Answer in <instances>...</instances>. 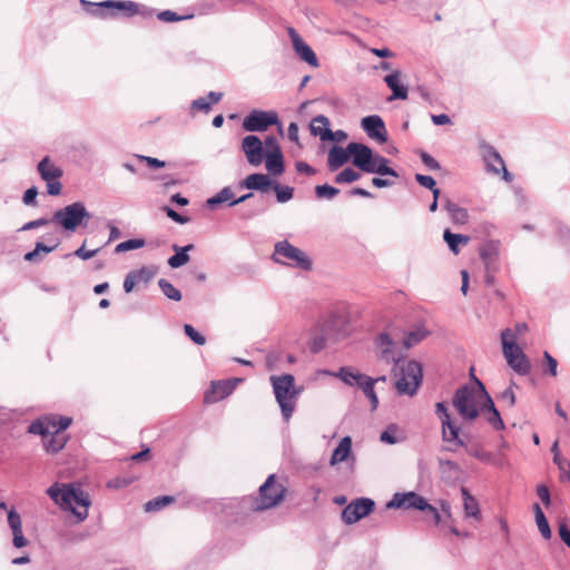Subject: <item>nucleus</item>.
<instances>
[{
    "label": "nucleus",
    "mask_w": 570,
    "mask_h": 570,
    "mask_svg": "<svg viewBox=\"0 0 570 570\" xmlns=\"http://www.w3.org/2000/svg\"><path fill=\"white\" fill-rule=\"evenodd\" d=\"M475 385L459 387L452 397V405L466 424H488L490 428H505L500 412L487 392L484 384L474 377Z\"/></svg>",
    "instance_id": "f257e3e1"
},
{
    "label": "nucleus",
    "mask_w": 570,
    "mask_h": 570,
    "mask_svg": "<svg viewBox=\"0 0 570 570\" xmlns=\"http://www.w3.org/2000/svg\"><path fill=\"white\" fill-rule=\"evenodd\" d=\"M47 494L62 509L70 510L78 522L87 519L91 502L89 495L81 489H75L69 484L59 488L56 483L47 490Z\"/></svg>",
    "instance_id": "f03ea898"
},
{
    "label": "nucleus",
    "mask_w": 570,
    "mask_h": 570,
    "mask_svg": "<svg viewBox=\"0 0 570 570\" xmlns=\"http://www.w3.org/2000/svg\"><path fill=\"white\" fill-rule=\"evenodd\" d=\"M269 381L282 415L287 422L294 412L296 399L301 392L295 387V377L292 374L272 375Z\"/></svg>",
    "instance_id": "7ed1b4c3"
},
{
    "label": "nucleus",
    "mask_w": 570,
    "mask_h": 570,
    "mask_svg": "<svg viewBox=\"0 0 570 570\" xmlns=\"http://www.w3.org/2000/svg\"><path fill=\"white\" fill-rule=\"evenodd\" d=\"M396 377L395 389L399 394L413 396L420 387L423 379L422 366L419 362L401 361L393 366Z\"/></svg>",
    "instance_id": "20e7f679"
},
{
    "label": "nucleus",
    "mask_w": 570,
    "mask_h": 570,
    "mask_svg": "<svg viewBox=\"0 0 570 570\" xmlns=\"http://www.w3.org/2000/svg\"><path fill=\"white\" fill-rule=\"evenodd\" d=\"M81 4L88 13L100 18L115 17L118 12H121L125 17L150 14L146 11V8L141 10L138 3L129 0H106L99 3L81 0Z\"/></svg>",
    "instance_id": "39448f33"
},
{
    "label": "nucleus",
    "mask_w": 570,
    "mask_h": 570,
    "mask_svg": "<svg viewBox=\"0 0 570 570\" xmlns=\"http://www.w3.org/2000/svg\"><path fill=\"white\" fill-rule=\"evenodd\" d=\"M286 492V487L275 474L268 475L259 487L258 495L252 502V510L258 512L278 505L285 499Z\"/></svg>",
    "instance_id": "423d86ee"
},
{
    "label": "nucleus",
    "mask_w": 570,
    "mask_h": 570,
    "mask_svg": "<svg viewBox=\"0 0 570 570\" xmlns=\"http://www.w3.org/2000/svg\"><path fill=\"white\" fill-rule=\"evenodd\" d=\"M272 259L276 264L299 268L302 271L312 269V261L301 248L292 245L288 240H279L274 245Z\"/></svg>",
    "instance_id": "0eeeda50"
},
{
    "label": "nucleus",
    "mask_w": 570,
    "mask_h": 570,
    "mask_svg": "<svg viewBox=\"0 0 570 570\" xmlns=\"http://www.w3.org/2000/svg\"><path fill=\"white\" fill-rule=\"evenodd\" d=\"M91 218L90 213L81 202H75L56 210L51 222L60 225L65 230L75 232L79 226H87Z\"/></svg>",
    "instance_id": "6e6552de"
},
{
    "label": "nucleus",
    "mask_w": 570,
    "mask_h": 570,
    "mask_svg": "<svg viewBox=\"0 0 570 570\" xmlns=\"http://www.w3.org/2000/svg\"><path fill=\"white\" fill-rule=\"evenodd\" d=\"M502 352L510 367L520 375L529 374L531 364L528 356L515 344V335L510 328L501 333Z\"/></svg>",
    "instance_id": "1a4fd4ad"
},
{
    "label": "nucleus",
    "mask_w": 570,
    "mask_h": 570,
    "mask_svg": "<svg viewBox=\"0 0 570 570\" xmlns=\"http://www.w3.org/2000/svg\"><path fill=\"white\" fill-rule=\"evenodd\" d=\"M277 125L278 132L283 136V126L274 110H252L243 120V128L247 131H265L269 126Z\"/></svg>",
    "instance_id": "9d476101"
},
{
    "label": "nucleus",
    "mask_w": 570,
    "mask_h": 570,
    "mask_svg": "<svg viewBox=\"0 0 570 570\" xmlns=\"http://www.w3.org/2000/svg\"><path fill=\"white\" fill-rule=\"evenodd\" d=\"M37 170L41 179L46 181L47 193L50 196H58L62 188L60 183L63 175L62 168L56 165L49 156H46L38 163Z\"/></svg>",
    "instance_id": "9b49d317"
},
{
    "label": "nucleus",
    "mask_w": 570,
    "mask_h": 570,
    "mask_svg": "<svg viewBox=\"0 0 570 570\" xmlns=\"http://www.w3.org/2000/svg\"><path fill=\"white\" fill-rule=\"evenodd\" d=\"M374 345L379 362L385 363L386 365L391 363L396 365V362L403 361L402 356L396 353L395 343L387 333L383 332L379 334L374 341Z\"/></svg>",
    "instance_id": "f8f14e48"
},
{
    "label": "nucleus",
    "mask_w": 570,
    "mask_h": 570,
    "mask_svg": "<svg viewBox=\"0 0 570 570\" xmlns=\"http://www.w3.org/2000/svg\"><path fill=\"white\" fill-rule=\"evenodd\" d=\"M374 501L368 498H360L347 504L342 511V520L346 524H353L368 515L374 509Z\"/></svg>",
    "instance_id": "ddd939ff"
},
{
    "label": "nucleus",
    "mask_w": 570,
    "mask_h": 570,
    "mask_svg": "<svg viewBox=\"0 0 570 570\" xmlns=\"http://www.w3.org/2000/svg\"><path fill=\"white\" fill-rule=\"evenodd\" d=\"M28 432L39 434L45 450L51 454L62 450L69 440L67 430H28Z\"/></svg>",
    "instance_id": "4468645a"
},
{
    "label": "nucleus",
    "mask_w": 570,
    "mask_h": 570,
    "mask_svg": "<svg viewBox=\"0 0 570 570\" xmlns=\"http://www.w3.org/2000/svg\"><path fill=\"white\" fill-rule=\"evenodd\" d=\"M240 149L250 166L258 167L264 161L266 151L259 137L255 135L245 136L242 140Z\"/></svg>",
    "instance_id": "2eb2a0df"
},
{
    "label": "nucleus",
    "mask_w": 570,
    "mask_h": 570,
    "mask_svg": "<svg viewBox=\"0 0 570 570\" xmlns=\"http://www.w3.org/2000/svg\"><path fill=\"white\" fill-rule=\"evenodd\" d=\"M242 381V379L213 381L210 389L204 395V401L209 404L222 401L230 395Z\"/></svg>",
    "instance_id": "dca6fc26"
},
{
    "label": "nucleus",
    "mask_w": 570,
    "mask_h": 570,
    "mask_svg": "<svg viewBox=\"0 0 570 570\" xmlns=\"http://www.w3.org/2000/svg\"><path fill=\"white\" fill-rule=\"evenodd\" d=\"M428 507L426 500L415 492L395 493L386 503L387 509H415L424 510Z\"/></svg>",
    "instance_id": "f3484780"
},
{
    "label": "nucleus",
    "mask_w": 570,
    "mask_h": 570,
    "mask_svg": "<svg viewBox=\"0 0 570 570\" xmlns=\"http://www.w3.org/2000/svg\"><path fill=\"white\" fill-rule=\"evenodd\" d=\"M361 127L366 135L383 144L387 141V132L383 119L377 115L366 116L361 120Z\"/></svg>",
    "instance_id": "a211bd4d"
},
{
    "label": "nucleus",
    "mask_w": 570,
    "mask_h": 570,
    "mask_svg": "<svg viewBox=\"0 0 570 570\" xmlns=\"http://www.w3.org/2000/svg\"><path fill=\"white\" fill-rule=\"evenodd\" d=\"M295 53L311 67H318V59L313 49L301 38L294 28H288Z\"/></svg>",
    "instance_id": "6ab92c4d"
},
{
    "label": "nucleus",
    "mask_w": 570,
    "mask_h": 570,
    "mask_svg": "<svg viewBox=\"0 0 570 570\" xmlns=\"http://www.w3.org/2000/svg\"><path fill=\"white\" fill-rule=\"evenodd\" d=\"M348 151L351 153L353 165L360 170L367 173L374 151L368 146L360 142H350Z\"/></svg>",
    "instance_id": "aec40b11"
},
{
    "label": "nucleus",
    "mask_w": 570,
    "mask_h": 570,
    "mask_svg": "<svg viewBox=\"0 0 570 570\" xmlns=\"http://www.w3.org/2000/svg\"><path fill=\"white\" fill-rule=\"evenodd\" d=\"M443 449L450 452H456L461 448H468L470 441L466 430H441Z\"/></svg>",
    "instance_id": "412c9836"
},
{
    "label": "nucleus",
    "mask_w": 570,
    "mask_h": 570,
    "mask_svg": "<svg viewBox=\"0 0 570 570\" xmlns=\"http://www.w3.org/2000/svg\"><path fill=\"white\" fill-rule=\"evenodd\" d=\"M71 424L70 416L46 414L33 420L28 428H69Z\"/></svg>",
    "instance_id": "4be33fe9"
},
{
    "label": "nucleus",
    "mask_w": 570,
    "mask_h": 570,
    "mask_svg": "<svg viewBox=\"0 0 570 570\" xmlns=\"http://www.w3.org/2000/svg\"><path fill=\"white\" fill-rule=\"evenodd\" d=\"M8 524L12 530L13 546L19 549L26 547L28 544V540L24 538L22 532L21 518L14 509L8 511Z\"/></svg>",
    "instance_id": "5701e85b"
},
{
    "label": "nucleus",
    "mask_w": 570,
    "mask_h": 570,
    "mask_svg": "<svg viewBox=\"0 0 570 570\" xmlns=\"http://www.w3.org/2000/svg\"><path fill=\"white\" fill-rule=\"evenodd\" d=\"M482 157L487 165V170L493 174L500 173V167H503L504 160L498 150L491 145L483 144L481 146Z\"/></svg>",
    "instance_id": "b1692460"
},
{
    "label": "nucleus",
    "mask_w": 570,
    "mask_h": 570,
    "mask_svg": "<svg viewBox=\"0 0 570 570\" xmlns=\"http://www.w3.org/2000/svg\"><path fill=\"white\" fill-rule=\"evenodd\" d=\"M272 184L273 180L269 178L268 175L257 173L248 175L240 183V187L247 188L249 190H258L262 193H266L268 191V189H271Z\"/></svg>",
    "instance_id": "393cba45"
},
{
    "label": "nucleus",
    "mask_w": 570,
    "mask_h": 570,
    "mask_svg": "<svg viewBox=\"0 0 570 570\" xmlns=\"http://www.w3.org/2000/svg\"><path fill=\"white\" fill-rule=\"evenodd\" d=\"M384 82L392 90V96L389 100L407 98V88L401 83V71L395 70L384 77Z\"/></svg>",
    "instance_id": "a878e982"
},
{
    "label": "nucleus",
    "mask_w": 570,
    "mask_h": 570,
    "mask_svg": "<svg viewBox=\"0 0 570 570\" xmlns=\"http://www.w3.org/2000/svg\"><path fill=\"white\" fill-rule=\"evenodd\" d=\"M351 157V153L348 151V145L346 148L334 145L330 151L327 157V166L331 171L337 170L345 163L348 161Z\"/></svg>",
    "instance_id": "bb28decb"
},
{
    "label": "nucleus",
    "mask_w": 570,
    "mask_h": 570,
    "mask_svg": "<svg viewBox=\"0 0 570 570\" xmlns=\"http://www.w3.org/2000/svg\"><path fill=\"white\" fill-rule=\"evenodd\" d=\"M390 160L379 154L373 153L367 174H377L381 176H392L397 178L399 174L389 166Z\"/></svg>",
    "instance_id": "cd10ccee"
},
{
    "label": "nucleus",
    "mask_w": 570,
    "mask_h": 570,
    "mask_svg": "<svg viewBox=\"0 0 570 570\" xmlns=\"http://www.w3.org/2000/svg\"><path fill=\"white\" fill-rule=\"evenodd\" d=\"M334 377L340 379L343 383L348 386H358L364 380L365 374L351 366H342L337 372L330 373Z\"/></svg>",
    "instance_id": "c85d7f7f"
},
{
    "label": "nucleus",
    "mask_w": 570,
    "mask_h": 570,
    "mask_svg": "<svg viewBox=\"0 0 570 570\" xmlns=\"http://www.w3.org/2000/svg\"><path fill=\"white\" fill-rule=\"evenodd\" d=\"M265 167L268 173V176L278 177L281 176L284 170V156L283 153H266L265 157Z\"/></svg>",
    "instance_id": "c756f323"
},
{
    "label": "nucleus",
    "mask_w": 570,
    "mask_h": 570,
    "mask_svg": "<svg viewBox=\"0 0 570 570\" xmlns=\"http://www.w3.org/2000/svg\"><path fill=\"white\" fill-rule=\"evenodd\" d=\"M327 117L318 115L311 121V131L314 136H320L323 141L333 139V131L328 128Z\"/></svg>",
    "instance_id": "7c9ffc66"
},
{
    "label": "nucleus",
    "mask_w": 570,
    "mask_h": 570,
    "mask_svg": "<svg viewBox=\"0 0 570 570\" xmlns=\"http://www.w3.org/2000/svg\"><path fill=\"white\" fill-rule=\"evenodd\" d=\"M442 206L455 224L464 225L468 223L469 214L465 208L459 206L449 198L442 199Z\"/></svg>",
    "instance_id": "2f4dec72"
},
{
    "label": "nucleus",
    "mask_w": 570,
    "mask_h": 570,
    "mask_svg": "<svg viewBox=\"0 0 570 570\" xmlns=\"http://www.w3.org/2000/svg\"><path fill=\"white\" fill-rule=\"evenodd\" d=\"M173 249L175 250V255L170 256L167 263L171 268H179L190 261L188 252L194 249V245L188 244L183 247L174 245Z\"/></svg>",
    "instance_id": "473e14b6"
},
{
    "label": "nucleus",
    "mask_w": 570,
    "mask_h": 570,
    "mask_svg": "<svg viewBox=\"0 0 570 570\" xmlns=\"http://www.w3.org/2000/svg\"><path fill=\"white\" fill-rule=\"evenodd\" d=\"M334 324V317H331L327 322L324 324L323 334L315 336L313 338L311 350L312 352L316 353L320 352L322 348L325 347L327 341L336 338L335 335L331 333V327Z\"/></svg>",
    "instance_id": "72a5a7b5"
},
{
    "label": "nucleus",
    "mask_w": 570,
    "mask_h": 570,
    "mask_svg": "<svg viewBox=\"0 0 570 570\" xmlns=\"http://www.w3.org/2000/svg\"><path fill=\"white\" fill-rule=\"evenodd\" d=\"M352 440L350 436H344L338 445L334 449L330 463L332 465L338 464L345 461L351 453Z\"/></svg>",
    "instance_id": "f704fd0d"
},
{
    "label": "nucleus",
    "mask_w": 570,
    "mask_h": 570,
    "mask_svg": "<svg viewBox=\"0 0 570 570\" xmlns=\"http://www.w3.org/2000/svg\"><path fill=\"white\" fill-rule=\"evenodd\" d=\"M443 240L446 243V245L449 246L450 250L453 254H459V252H460L459 246L468 245L470 242V237L466 235H462V234H454L450 229H445L443 232Z\"/></svg>",
    "instance_id": "c9c22d12"
},
{
    "label": "nucleus",
    "mask_w": 570,
    "mask_h": 570,
    "mask_svg": "<svg viewBox=\"0 0 570 570\" xmlns=\"http://www.w3.org/2000/svg\"><path fill=\"white\" fill-rule=\"evenodd\" d=\"M532 509L534 512L535 523L538 525V529H539L541 535L546 540L550 539L552 535V532H551L549 522H548L541 507L539 505V503H534Z\"/></svg>",
    "instance_id": "e433bc0d"
},
{
    "label": "nucleus",
    "mask_w": 570,
    "mask_h": 570,
    "mask_svg": "<svg viewBox=\"0 0 570 570\" xmlns=\"http://www.w3.org/2000/svg\"><path fill=\"white\" fill-rule=\"evenodd\" d=\"M428 335L429 331H426L422 325H419L405 334L403 345L405 348H411L422 342Z\"/></svg>",
    "instance_id": "4c0bfd02"
},
{
    "label": "nucleus",
    "mask_w": 570,
    "mask_h": 570,
    "mask_svg": "<svg viewBox=\"0 0 570 570\" xmlns=\"http://www.w3.org/2000/svg\"><path fill=\"white\" fill-rule=\"evenodd\" d=\"M462 499H463V505H464V513L466 517L471 518H479L480 515V509L479 503L475 500L473 495L470 494L468 489L461 488Z\"/></svg>",
    "instance_id": "58836bf2"
},
{
    "label": "nucleus",
    "mask_w": 570,
    "mask_h": 570,
    "mask_svg": "<svg viewBox=\"0 0 570 570\" xmlns=\"http://www.w3.org/2000/svg\"><path fill=\"white\" fill-rule=\"evenodd\" d=\"M235 198H234L233 189L230 187L226 186L223 189H220L215 196L208 198L206 204L209 208L214 209L218 205H220L223 203H227V202L229 204Z\"/></svg>",
    "instance_id": "ea45409f"
},
{
    "label": "nucleus",
    "mask_w": 570,
    "mask_h": 570,
    "mask_svg": "<svg viewBox=\"0 0 570 570\" xmlns=\"http://www.w3.org/2000/svg\"><path fill=\"white\" fill-rule=\"evenodd\" d=\"M375 380L371 376L365 375L362 383H360L358 387L363 391L365 396L370 400L372 409H376L379 404V399L374 391Z\"/></svg>",
    "instance_id": "a19ab883"
},
{
    "label": "nucleus",
    "mask_w": 570,
    "mask_h": 570,
    "mask_svg": "<svg viewBox=\"0 0 570 570\" xmlns=\"http://www.w3.org/2000/svg\"><path fill=\"white\" fill-rule=\"evenodd\" d=\"M271 189H273L275 191L276 200L282 204L289 202L294 196L293 187H289L286 185H281L279 183H277L275 180H273Z\"/></svg>",
    "instance_id": "79ce46f5"
},
{
    "label": "nucleus",
    "mask_w": 570,
    "mask_h": 570,
    "mask_svg": "<svg viewBox=\"0 0 570 570\" xmlns=\"http://www.w3.org/2000/svg\"><path fill=\"white\" fill-rule=\"evenodd\" d=\"M174 501H175V498L171 495H163V497L154 498L145 503V511L146 512L159 511V510L164 509L165 507L169 505L170 503H173Z\"/></svg>",
    "instance_id": "37998d69"
},
{
    "label": "nucleus",
    "mask_w": 570,
    "mask_h": 570,
    "mask_svg": "<svg viewBox=\"0 0 570 570\" xmlns=\"http://www.w3.org/2000/svg\"><path fill=\"white\" fill-rule=\"evenodd\" d=\"M158 286L161 289L163 294L175 302H178L181 299V293L178 288H176L169 281L165 278H160L158 281Z\"/></svg>",
    "instance_id": "c03bdc74"
},
{
    "label": "nucleus",
    "mask_w": 570,
    "mask_h": 570,
    "mask_svg": "<svg viewBox=\"0 0 570 570\" xmlns=\"http://www.w3.org/2000/svg\"><path fill=\"white\" fill-rule=\"evenodd\" d=\"M361 178V174L353 168H345L335 176L334 181L336 184H350Z\"/></svg>",
    "instance_id": "a18cd8bd"
},
{
    "label": "nucleus",
    "mask_w": 570,
    "mask_h": 570,
    "mask_svg": "<svg viewBox=\"0 0 570 570\" xmlns=\"http://www.w3.org/2000/svg\"><path fill=\"white\" fill-rule=\"evenodd\" d=\"M435 414L441 421V428H454L451 421L449 409L444 402L435 404Z\"/></svg>",
    "instance_id": "49530a36"
},
{
    "label": "nucleus",
    "mask_w": 570,
    "mask_h": 570,
    "mask_svg": "<svg viewBox=\"0 0 570 570\" xmlns=\"http://www.w3.org/2000/svg\"><path fill=\"white\" fill-rule=\"evenodd\" d=\"M340 194V189L328 184L317 185L315 187V196L318 199H333Z\"/></svg>",
    "instance_id": "de8ad7c7"
},
{
    "label": "nucleus",
    "mask_w": 570,
    "mask_h": 570,
    "mask_svg": "<svg viewBox=\"0 0 570 570\" xmlns=\"http://www.w3.org/2000/svg\"><path fill=\"white\" fill-rule=\"evenodd\" d=\"M403 430H383L380 435V440L387 444L400 443L405 440V436L402 434Z\"/></svg>",
    "instance_id": "09e8293b"
},
{
    "label": "nucleus",
    "mask_w": 570,
    "mask_h": 570,
    "mask_svg": "<svg viewBox=\"0 0 570 570\" xmlns=\"http://www.w3.org/2000/svg\"><path fill=\"white\" fill-rule=\"evenodd\" d=\"M145 240L139 238H132L125 242L119 243L115 247L116 253H124L132 249H138L144 247Z\"/></svg>",
    "instance_id": "8fccbe9b"
},
{
    "label": "nucleus",
    "mask_w": 570,
    "mask_h": 570,
    "mask_svg": "<svg viewBox=\"0 0 570 570\" xmlns=\"http://www.w3.org/2000/svg\"><path fill=\"white\" fill-rule=\"evenodd\" d=\"M499 253V243L489 242L481 248V257L484 261H490L498 256Z\"/></svg>",
    "instance_id": "3c124183"
},
{
    "label": "nucleus",
    "mask_w": 570,
    "mask_h": 570,
    "mask_svg": "<svg viewBox=\"0 0 570 570\" xmlns=\"http://www.w3.org/2000/svg\"><path fill=\"white\" fill-rule=\"evenodd\" d=\"M130 273L135 277L136 282L148 283L155 276V271L150 267H141L140 269L131 271Z\"/></svg>",
    "instance_id": "603ef678"
},
{
    "label": "nucleus",
    "mask_w": 570,
    "mask_h": 570,
    "mask_svg": "<svg viewBox=\"0 0 570 570\" xmlns=\"http://www.w3.org/2000/svg\"><path fill=\"white\" fill-rule=\"evenodd\" d=\"M185 334L197 345H204L206 343V338L203 334L197 332L191 325H184Z\"/></svg>",
    "instance_id": "864d4df0"
},
{
    "label": "nucleus",
    "mask_w": 570,
    "mask_h": 570,
    "mask_svg": "<svg viewBox=\"0 0 570 570\" xmlns=\"http://www.w3.org/2000/svg\"><path fill=\"white\" fill-rule=\"evenodd\" d=\"M499 400L505 403L508 406H513L515 403V394L513 391V384L502 391L499 395Z\"/></svg>",
    "instance_id": "5fc2aeb1"
},
{
    "label": "nucleus",
    "mask_w": 570,
    "mask_h": 570,
    "mask_svg": "<svg viewBox=\"0 0 570 570\" xmlns=\"http://www.w3.org/2000/svg\"><path fill=\"white\" fill-rule=\"evenodd\" d=\"M190 16L188 17H181V16H178L176 12L171 11V10H164V11H160L158 14H157V18L160 20V21H164V22H175V21H180L183 19H186V18H189Z\"/></svg>",
    "instance_id": "6e6d98bb"
},
{
    "label": "nucleus",
    "mask_w": 570,
    "mask_h": 570,
    "mask_svg": "<svg viewBox=\"0 0 570 570\" xmlns=\"http://www.w3.org/2000/svg\"><path fill=\"white\" fill-rule=\"evenodd\" d=\"M266 147V153H279L282 151L278 139L275 136H267L263 142Z\"/></svg>",
    "instance_id": "4d7b16f0"
},
{
    "label": "nucleus",
    "mask_w": 570,
    "mask_h": 570,
    "mask_svg": "<svg viewBox=\"0 0 570 570\" xmlns=\"http://www.w3.org/2000/svg\"><path fill=\"white\" fill-rule=\"evenodd\" d=\"M422 163L431 170H439L441 168L439 161L425 151L420 154Z\"/></svg>",
    "instance_id": "13d9d810"
},
{
    "label": "nucleus",
    "mask_w": 570,
    "mask_h": 570,
    "mask_svg": "<svg viewBox=\"0 0 570 570\" xmlns=\"http://www.w3.org/2000/svg\"><path fill=\"white\" fill-rule=\"evenodd\" d=\"M191 109L208 112L210 110V102L205 97H199L191 102Z\"/></svg>",
    "instance_id": "bf43d9fd"
},
{
    "label": "nucleus",
    "mask_w": 570,
    "mask_h": 570,
    "mask_svg": "<svg viewBox=\"0 0 570 570\" xmlns=\"http://www.w3.org/2000/svg\"><path fill=\"white\" fill-rule=\"evenodd\" d=\"M37 195H38V189H37L36 186H32V187L28 188L24 191V195H23V198H22L24 205H27V206H35L36 205Z\"/></svg>",
    "instance_id": "052dcab7"
},
{
    "label": "nucleus",
    "mask_w": 570,
    "mask_h": 570,
    "mask_svg": "<svg viewBox=\"0 0 570 570\" xmlns=\"http://www.w3.org/2000/svg\"><path fill=\"white\" fill-rule=\"evenodd\" d=\"M537 494L546 507H549L551 504L550 491L547 485L539 484L537 487Z\"/></svg>",
    "instance_id": "680f3d73"
},
{
    "label": "nucleus",
    "mask_w": 570,
    "mask_h": 570,
    "mask_svg": "<svg viewBox=\"0 0 570 570\" xmlns=\"http://www.w3.org/2000/svg\"><path fill=\"white\" fill-rule=\"evenodd\" d=\"M166 215L173 219L174 222L178 223V224H186L189 222V218L186 217V216H183L180 215L179 213H177L175 209H173L171 207H168L166 206L164 208Z\"/></svg>",
    "instance_id": "e2e57ef3"
},
{
    "label": "nucleus",
    "mask_w": 570,
    "mask_h": 570,
    "mask_svg": "<svg viewBox=\"0 0 570 570\" xmlns=\"http://www.w3.org/2000/svg\"><path fill=\"white\" fill-rule=\"evenodd\" d=\"M415 180L423 187L428 189H433L436 185L434 178L432 176L415 174Z\"/></svg>",
    "instance_id": "0e129e2a"
},
{
    "label": "nucleus",
    "mask_w": 570,
    "mask_h": 570,
    "mask_svg": "<svg viewBox=\"0 0 570 570\" xmlns=\"http://www.w3.org/2000/svg\"><path fill=\"white\" fill-rule=\"evenodd\" d=\"M135 157L137 159H139L140 161L146 163L151 168H161V167L165 166V161L159 160V159L154 158V157L142 156V155H135Z\"/></svg>",
    "instance_id": "69168bd1"
},
{
    "label": "nucleus",
    "mask_w": 570,
    "mask_h": 570,
    "mask_svg": "<svg viewBox=\"0 0 570 570\" xmlns=\"http://www.w3.org/2000/svg\"><path fill=\"white\" fill-rule=\"evenodd\" d=\"M543 357L548 365V373L551 376H557L558 361L551 356L547 351L543 353Z\"/></svg>",
    "instance_id": "338daca9"
},
{
    "label": "nucleus",
    "mask_w": 570,
    "mask_h": 570,
    "mask_svg": "<svg viewBox=\"0 0 570 570\" xmlns=\"http://www.w3.org/2000/svg\"><path fill=\"white\" fill-rule=\"evenodd\" d=\"M559 537L562 542L570 549V529L566 522L559 523Z\"/></svg>",
    "instance_id": "774afa93"
}]
</instances>
